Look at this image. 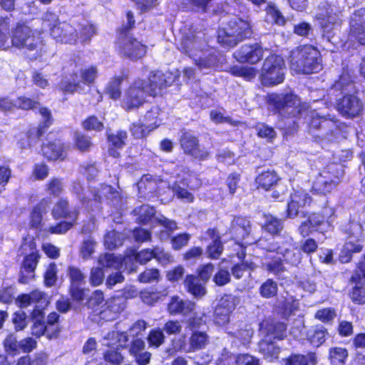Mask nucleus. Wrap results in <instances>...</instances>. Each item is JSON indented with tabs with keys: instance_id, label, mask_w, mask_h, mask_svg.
<instances>
[{
	"instance_id": "20",
	"label": "nucleus",
	"mask_w": 365,
	"mask_h": 365,
	"mask_svg": "<svg viewBox=\"0 0 365 365\" xmlns=\"http://www.w3.org/2000/svg\"><path fill=\"white\" fill-rule=\"evenodd\" d=\"M240 62L257 63L263 56V49L258 45H243L234 53Z\"/></svg>"
},
{
	"instance_id": "46",
	"label": "nucleus",
	"mask_w": 365,
	"mask_h": 365,
	"mask_svg": "<svg viewBox=\"0 0 365 365\" xmlns=\"http://www.w3.org/2000/svg\"><path fill=\"white\" fill-rule=\"evenodd\" d=\"M10 19L9 17H1L0 19V49H5L8 40L9 31Z\"/></svg>"
},
{
	"instance_id": "44",
	"label": "nucleus",
	"mask_w": 365,
	"mask_h": 365,
	"mask_svg": "<svg viewBox=\"0 0 365 365\" xmlns=\"http://www.w3.org/2000/svg\"><path fill=\"white\" fill-rule=\"evenodd\" d=\"M123 241V235L114 230L108 232L104 238L105 245L108 249L113 250L122 245Z\"/></svg>"
},
{
	"instance_id": "18",
	"label": "nucleus",
	"mask_w": 365,
	"mask_h": 365,
	"mask_svg": "<svg viewBox=\"0 0 365 365\" xmlns=\"http://www.w3.org/2000/svg\"><path fill=\"white\" fill-rule=\"evenodd\" d=\"M337 109L342 115L353 118L362 112L363 104L356 96L346 94L338 102Z\"/></svg>"
},
{
	"instance_id": "14",
	"label": "nucleus",
	"mask_w": 365,
	"mask_h": 365,
	"mask_svg": "<svg viewBox=\"0 0 365 365\" xmlns=\"http://www.w3.org/2000/svg\"><path fill=\"white\" fill-rule=\"evenodd\" d=\"M208 341V336L206 332L196 330L193 331L190 336L188 344L185 343V337H183L181 342H173V349L176 351L193 352L205 348Z\"/></svg>"
},
{
	"instance_id": "57",
	"label": "nucleus",
	"mask_w": 365,
	"mask_h": 365,
	"mask_svg": "<svg viewBox=\"0 0 365 365\" xmlns=\"http://www.w3.org/2000/svg\"><path fill=\"white\" fill-rule=\"evenodd\" d=\"M160 279V273L157 269H149L142 272L138 279L143 283H150L154 281H158Z\"/></svg>"
},
{
	"instance_id": "55",
	"label": "nucleus",
	"mask_w": 365,
	"mask_h": 365,
	"mask_svg": "<svg viewBox=\"0 0 365 365\" xmlns=\"http://www.w3.org/2000/svg\"><path fill=\"white\" fill-rule=\"evenodd\" d=\"M272 261L266 264L267 270L277 274L283 272L284 267L282 262L283 260L282 257L276 254V255L272 257Z\"/></svg>"
},
{
	"instance_id": "40",
	"label": "nucleus",
	"mask_w": 365,
	"mask_h": 365,
	"mask_svg": "<svg viewBox=\"0 0 365 365\" xmlns=\"http://www.w3.org/2000/svg\"><path fill=\"white\" fill-rule=\"evenodd\" d=\"M96 34V27L88 22L79 24L77 29V38L81 42L85 43L88 41Z\"/></svg>"
},
{
	"instance_id": "21",
	"label": "nucleus",
	"mask_w": 365,
	"mask_h": 365,
	"mask_svg": "<svg viewBox=\"0 0 365 365\" xmlns=\"http://www.w3.org/2000/svg\"><path fill=\"white\" fill-rule=\"evenodd\" d=\"M120 51L132 59H137L145 54L146 47L135 38L125 37L120 46Z\"/></svg>"
},
{
	"instance_id": "60",
	"label": "nucleus",
	"mask_w": 365,
	"mask_h": 365,
	"mask_svg": "<svg viewBox=\"0 0 365 365\" xmlns=\"http://www.w3.org/2000/svg\"><path fill=\"white\" fill-rule=\"evenodd\" d=\"M351 281L356 284H365V254L363 260L359 263L355 273L351 277Z\"/></svg>"
},
{
	"instance_id": "24",
	"label": "nucleus",
	"mask_w": 365,
	"mask_h": 365,
	"mask_svg": "<svg viewBox=\"0 0 365 365\" xmlns=\"http://www.w3.org/2000/svg\"><path fill=\"white\" fill-rule=\"evenodd\" d=\"M16 302L20 307H27L32 304H39L41 307H45L49 303L48 297L43 292L34 290L29 294H21L16 299Z\"/></svg>"
},
{
	"instance_id": "29",
	"label": "nucleus",
	"mask_w": 365,
	"mask_h": 365,
	"mask_svg": "<svg viewBox=\"0 0 365 365\" xmlns=\"http://www.w3.org/2000/svg\"><path fill=\"white\" fill-rule=\"evenodd\" d=\"M230 232L237 240H244L250 232V221L243 217L234 218Z\"/></svg>"
},
{
	"instance_id": "1",
	"label": "nucleus",
	"mask_w": 365,
	"mask_h": 365,
	"mask_svg": "<svg viewBox=\"0 0 365 365\" xmlns=\"http://www.w3.org/2000/svg\"><path fill=\"white\" fill-rule=\"evenodd\" d=\"M12 46L23 49L32 59L41 57L46 48L41 34L26 24H18L12 31Z\"/></svg>"
},
{
	"instance_id": "25",
	"label": "nucleus",
	"mask_w": 365,
	"mask_h": 365,
	"mask_svg": "<svg viewBox=\"0 0 365 365\" xmlns=\"http://www.w3.org/2000/svg\"><path fill=\"white\" fill-rule=\"evenodd\" d=\"M38 257V254L34 251H32L25 257L22 266V275L19 278L21 283L26 284L29 279L34 277V272L36 269Z\"/></svg>"
},
{
	"instance_id": "36",
	"label": "nucleus",
	"mask_w": 365,
	"mask_h": 365,
	"mask_svg": "<svg viewBox=\"0 0 365 365\" xmlns=\"http://www.w3.org/2000/svg\"><path fill=\"white\" fill-rule=\"evenodd\" d=\"M279 180V177L274 171H266L259 174L256 178L258 186L265 190L275 185Z\"/></svg>"
},
{
	"instance_id": "51",
	"label": "nucleus",
	"mask_w": 365,
	"mask_h": 365,
	"mask_svg": "<svg viewBox=\"0 0 365 365\" xmlns=\"http://www.w3.org/2000/svg\"><path fill=\"white\" fill-rule=\"evenodd\" d=\"M71 30V25L66 22H58L57 24H53L51 27V35L57 41H61L63 37V31H69Z\"/></svg>"
},
{
	"instance_id": "48",
	"label": "nucleus",
	"mask_w": 365,
	"mask_h": 365,
	"mask_svg": "<svg viewBox=\"0 0 365 365\" xmlns=\"http://www.w3.org/2000/svg\"><path fill=\"white\" fill-rule=\"evenodd\" d=\"M60 88L63 92L69 93H74L76 92L81 93L84 91V86L81 83H76L75 82V80H73V81H71L67 79L61 81Z\"/></svg>"
},
{
	"instance_id": "34",
	"label": "nucleus",
	"mask_w": 365,
	"mask_h": 365,
	"mask_svg": "<svg viewBox=\"0 0 365 365\" xmlns=\"http://www.w3.org/2000/svg\"><path fill=\"white\" fill-rule=\"evenodd\" d=\"M327 329L323 327H312L307 331V339L315 347L320 346L325 341Z\"/></svg>"
},
{
	"instance_id": "5",
	"label": "nucleus",
	"mask_w": 365,
	"mask_h": 365,
	"mask_svg": "<svg viewBox=\"0 0 365 365\" xmlns=\"http://www.w3.org/2000/svg\"><path fill=\"white\" fill-rule=\"evenodd\" d=\"M252 34L250 23L237 17L232 19L227 27L220 31L218 35L220 42L229 46H234L238 41L248 38Z\"/></svg>"
},
{
	"instance_id": "6",
	"label": "nucleus",
	"mask_w": 365,
	"mask_h": 365,
	"mask_svg": "<svg viewBox=\"0 0 365 365\" xmlns=\"http://www.w3.org/2000/svg\"><path fill=\"white\" fill-rule=\"evenodd\" d=\"M340 16V11L335 5L324 2L319 6L316 19L319 21L329 41H331V31L336 29L339 25Z\"/></svg>"
},
{
	"instance_id": "59",
	"label": "nucleus",
	"mask_w": 365,
	"mask_h": 365,
	"mask_svg": "<svg viewBox=\"0 0 365 365\" xmlns=\"http://www.w3.org/2000/svg\"><path fill=\"white\" fill-rule=\"evenodd\" d=\"M336 315L335 310L329 307L319 309L315 313L314 317L322 322H328L333 320L336 317Z\"/></svg>"
},
{
	"instance_id": "38",
	"label": "nucleus",
	"mask_w": 365,
	"mask_h": 365,
	"mask_svg": "<svg viewBox=\"0 0 365 365\" xmlns=\"http://www.w3.org/2000/svg\"><path fill=\"white\" fill-rule=\"evenodd\" d=\"M348 357V351L343 347H332L329 351V359L332 365H344Z\"/></svg>"
},
{
	"instance_id": "49",
	"label": "nucleus",
	"mask_w": 365,
	"mask_h": 365,
	"mask_svg": "<svg viewBox=\"0 0 365 365\" xmlns=\"http://www.w3.org/2000/svg\"><path fill=\"white\" fill-rule=\"evenodd\" d=\"M105 279L103 269L98 267H93L91 269L89 274V282L93 287L101 285Z\"/></svg>"
},
{
	"instance_id": "35",
	"label": "nucleus",
	"mask_w": 365,
	"mask_h": 365,
	"mask_svg": "<svg viewBox=\"0 0 365 365\" xmlns=\"http://www.w3.org/2000/svg\"><path fill=\"white\" fill-rule=\"evenodd\" d=\"M98 263L101 268H113L120 270L122 268L123 261L120 257H115L113 254L105 253L101 255L98 258Z\"/></svg>"
},
{
	"instance_id": "13",
	"label": "nucleus",
	"mask_w": 365,
	"mask_h": 365,
	"mask_svg": "<svg viewBox=\"0 0 365 365\" xmlns=\"http://www.w3.org/2000/svg\"><path fill=\"white\" fill-rule=\"evenodd\" d=\"M332 168L323 170L316 178L312 186L313 192L326 195L334 190L340 182L339 175L331 173Z\"/></svg>"
},
{
	"instance_id": "33",
	"label": "nucleus",
	"mask_w": 365,
	"mask_h": 365,
	"mask_svg": "<svg viewBox=\"0 0 365 365\" xmlns=\"http://www.w3.org/2000/svg\"><path fill=\"white\" fill-rule=\"evenodd\" d=\"M128 340V336L125 332H119L113 331L109 332L103 339V345L108 346H114L115 349L123 347Z\"/></svg>"
},
{
	"instance_id": "22",
	"label": "nucleus",
	"mask_w": 365,
	"mask_h": 365,
	"mask_svg": "<svg viewBox=\"0 0 365 365\" xmlns=\"http://www.w3.org/2000/svg\"><path fill=\"white\" fill-rule=\"evenodd\" d=\"M205 44L200 36L187 35L181 41L180 50L190 57L197 56L204 48Z\"/></svg>"
},
{
	"instance_id": "50",
	"label": "nucleus",
	"mask_w": 365,
	"mask_h": 365,
	"mask_svg": "<svg viewBox=\"0 0 365 365\" xmlns=\"http://www.w3.org/2000/svg\"><path fill=\"white\" fill-rule=\"evenodd\" d=\"M123 78L117 77L113 79L107 86L106 93L109 95L110 98L116 100L120 96V83Z\"/></svg>"
},
{
	"instance_id": "63",
	"label": "nucleus",
	"mask_w": 365,
	"mask_h": 365,
	"mask_svg": "<svg viewBox=\"0 0 365 365\" xmlns=\"http://www.w3.org/2000/svg\"><path fill=\"white\" fill-rule=\"evenodd\" d=\"M140 295L143 302L149 305H152L157 302L162 296L161 293L160 292H150L148 290L142 291L140 293Z\"/></svg>"
},
{
	"instance_id": "37",
	"label": "nucleus",
	"mask_w": 365,
	"mask_h": 365,
	"mask_svg": "<svg viewBox=\"0 0 365 365\" xmlns=\"http://www.w3.org/2000/svg\"><path fill=\"white\" fill-rule=\"evenodd\" d=\"M333 88L341 93H348L354 91L355 86L350 74L344 72L334 83Z\"/></svg>"
},
{
	"instance_id": "41",
	"label": "nucleus",
	"mask_w": 365,
	"mask_h": 365,
	"mask_svg": "<svg viewBox=\"0 0 365 365\" xmlns=\"http://www.w3.org/2000/svg\"><path fill=\"white\" fill-rule=\"evenodd\" d=\"M160 109L158 107L152 108L149 111L147 112L144 117V125L145 128L150 131L156 128L160 124V120L158 119Z\"/></svg>"
},
{
	"instance_id": "39",
	"label": "nucleus",
	"mask_w": 365,
	"mask_h": 365,
	"mask_svg": "<svg viewBox=\"0 0 365 365\" xmlns=\"http://www.w3.org/2000/svg\"><path fill=\"white\" fill-rule=\"evenodd\" d=\"M230 71L232 75L242 77L247 81L255 78L258 73L256 68L248 66H234L231 68Z\"/></svg>"
},
{
	"instance_id": "16",
	"label": "nucleus",
	"mask_w": 365,
	"mask_h": 365,
	"mask_svg": "<svg viewBox=\"0 0 365 365\" xmlns=\"http://www.w3.org/2000/svg\"><path fill=\"white\" fill-rule=\"evenodd\" d=\"M180 145L185 153L199 160H206L210 152L201 148L197 138L190 133H185L180 138Z\"/></svg>"
},
{
	"instance_id": "4",
	"label": "nucleus",
	"mask_w": 365,
	"mask_h": 365,
	"mask_svg": "<svg viewBox=\"0 0 365 365\" xmlns=\"http://www.w3.org/2000/svg\"><path fill=\"white\" fill-rule=\"evenodd\" d=\"M286 66L281 56L272 54L264 61L259 78L262 85L274 86L283 82Z\"/></svg>"
},
{
	"instance_id": "62",
	"label": "nucleus",
	"mask_w": 365,
	"mask_h": 365,
	"mask_svg": "<svg viewBox=\"0 0 365 365\" xmlns=\"http://www.w3.org/2000/svg\"><path fill=\"white\" fill-rule=\"evenodd\" d=\"M104 358L106 361L114 365H120L123 361V357L118 351V349L108 350L104 354Z\"/></svg>"
},
{
	"instance_id": "31",
	"label": "nucleus",
	"mask_w": 365,
	"mask_h": 365,
	"mask_svg": "<svg viewBox=\"0 0 365 365\" xmlns=\"http://www.w3.org/2000/svg\"><path fill=\"white\" fill-rule=\"evenodd\" d=\"M184 284L187 292L195 297L200 298L206 293L204 284L197 277L193 275L187 276Z\"/></svg>"
},
{
	"instance_id": "56",
	"label": "nucleus",
	"mask_w": 365,
	"mask_h": 365,
	"mask_svg": "<svg viewBox=\"0 0 365 365\" xmlns=\"http://www.w3.org/2000/svg\"><path fill=\"white\" fill-rule=\"evenodd\" d=\"M48 192L53 196H58L63 190V185L61 179L52 178L46 185Z\"/></svg>"
},
{
	"instance_id": "27",
	"label": "nucleus",
	"mask_w": 365,
	"mask_h": 365,
	"mask_svg": "<svg viewBox=\"0 0 365 365\" xmlns=\"http://www.w3.org/2000/svg\"><path fill=\"white\" fill-rule=\"evenodd\" d=\"M51 214L54 218H68L73 223L77 219L78 212L76 210H70L66 200L61 199L54 205Z\"/></svg>"
},
{
	"instance_id": "19",
	"label": "nucleus",
	"mask_w": 365,
	"mask_h": 365,
	"mask_svg": "<svg viewBox=\"0 0 365 365\" xmlns=\"http://www.w3.org/2000/svg\"><path fill=\"white\" fill-rule=\"evenodd\" d=\"M269 250L277 252V255L282 257L284 262L292 265H297L300 262L299 251L289 242H286L282 246L273 245L269 248Z\"/></svg>"
},
{
	"instance_id": "23",
	"label": "nucleus",
	"mask_w": 365,
	"mask_h": 365,
	"mask_svg": "<svg viewBox=\"0 0 365 365\" xmlns=\"http://www.w3.org/2000/svg\"><path fill=\"white\" fill-rule=\"evenodd\" d=\"M195 309V304L189 300H183L178 296L172 297L168 304V312L171 315L187 316Z\"/></svg>"
},
{
	"instance_id": "9",
	"label": "nucleus",
	"mask_w": 365,
	"mask_h": 365,
	"mask_svg": "<svg viewBox=\"0 0 365 365\" xmlns=\"http://www.w3.org/2000/svg\"><path fill=\"white\" fill-rule=\"evenodd\" d=\"M146 94L145 82L140 79L135 81L125 92L123 107L128 110L139 107L145 102Z\"/></svg>"
},
{
	"instance_id": "8",
	"label": "nucleus",
	"mask_w": 365,
	"mask_h": 365,
	"mask_svg": "<svg viewBox=\"0 0 365 365\" xmlns=\"http://www.w3.org/2000/svg\"><path fill=\"white\" fill-rule=\"evenodd\" d=\"M238 304V299L232 294H225L219 300L214 314L215 323L220 327L226 325L230 322L231 313Z\"/></svg>"
},
{
	"instance_id": "12",
	"label": "nucleus",
	"mask_w": 365,
	"mask_h": 365,
	"mask_svg": "<svg viewBox=\"0 0 365 365\" xmlns=\"http://www.w3.org/2000/svg\"><path fill=\"white\" fill-rule=\"evenodd\" d=\"M134 212L138 217L137 220L140 222L145 224L153 220L169 231H174L177 229V224L175 221L170 220L163 216L155 217V210L154 207L148 205H143L135 208Z\"/></svg>"
},
{
	"instance_id": "30",
	"label": "nucleus",
	"mask_w": 365,
	"mask_h": 365,
	"mask_svg": "<svg viewBox=\"0 0 365 365\" xmlns=\"http://www.w3.org/2000/svg\"><path fill=\"white\" fill-rule=\"evenodd\" d=\"M51 202L49 199H43L36 207H34L30 215L31 227L34 228H38L41 226L43 214L46 212Z\"/></svg>"
},
{
	"instance_id": "58",
	"label": "nucleus",
	"mask_w": 365,
	"mask_h": 365,
	"mask_svg": "<svg viewBox=\"0 0 365 365\" xmlns=\"http://www.w3.org/2000/svg\"><path fill=\"white\" fill-rule=\"evenodd\" d=\"M153 258L163 265L173 262V257L163 249L156 247L153 249Z\"/></svg>"
},
{
	"instance_id": "54",
	"label": "nucleus",
	"mask_w": 365,
	"mask_h": 365,
	"mask_svg": "<svg viewBox=\"0 0 365 365\" xmlns=\"http://www.w3.org/2000/svg\"><path fill=\"white\" fill-rule=\"evenodd\" d=\"M277 292V285L272 279H267L260 287V294L262 297L269 298L274 296Z\"/></svg>"
},
{
	"instance_id": "45",
	"label": "nucleus",
	"mask_w": 365,
	"mask_h": 365,
	"mask_svg": "<svg viewBox=\"0 0 365 365\" xmlns=\"http://www.w3.org/2000/svg\"><path fill=\"white\" fill-rule=\"evenodd\" d=\"M67 274L71 282V285H81L85 282V275L78 267L70 266L68 267Z\"/></svg>"
},
{
	"instance_id": "2",
	"label": "nucleus",
	"mask_w": 365,
	"mask_h": 365,
	"mask_svg": "<svg viewBox=\"0 0 365 365\" xmlns=\"http://www.w3.org/2000/svg\"><path fill=\"white\" fill-rule=\"evenodd\" d=\"M319 52L314 46L305 45L292 51L290 69L298 74H309L322 68Z\"/></svg>"
},
{
	"instance_id": "42",
	"label": "nucleus",
	"mask_w": 365,
	"mask_h": 365,
	"mask_svg": "<svg viewBox=\"0 0 365 365\" xmlns=\"http://www.w3.org/2000/svg\"><path fill=\"white\" fill-rule=\"evenodd\" d=\"M264 218L265 222L264 227L268 232L272 235H277L282 231L283 225L280 220L271 215H264Z\"/></svg>"
},
{
	"instance_id": "47",
	"label": "nucleus",
	"mask_w": 365,
	"mask_h": 365,
	"mask_svg": "<svg viewBox=\"0 0 365 365\" xmlns=\"http://www.w3.org/2000/svg\"><path fill=\"white\" fill-rule=\"evenodd\" d=\"M73 225V222L63 221L56 225H45L44 230L50 234L61 235L66 233L72 227Z\"/></svg>"
},
{
	"instance_id": "53",
	"label": "nucleus",
	"mask_w": 365,
	"mask_h": 365,
	"mask_svg": "<svg viewBox=\"0 0 365 365\" xmlns=\"http://www.w3.org/2000/svg\"><path fill=\"white\" fill-rule=\"evenodd\" d=\"M148 341L151 346L159 347L165 341V335L160 329H155L150 331Z\"/></svg>"
},
{
	"instance_id": "64",
	"label": "nucleus",
	"mask_w": 365,
	"mask_h": 365,
	"mask_svg": "<svg viewBox=\"0 0 365 365\" xmlns=\"http://www.w3.org/2000/svg\"><path fill=\"white\" fill-rule=\"evenodd\" d=\"M237 356H233L227 351L224 350L217 360V365H237Z\"/></svg>"
},
{
	"instance_id": "10",
	"label": "nucleus",
	"mask_w": 365,
	"mask_h": 365,
	"mask_svg": "<svg viewBox=\"0 0 365 365\" xmlns=\"http://www.w3.org/2000/svg\"><path fill=\"white\" fill-rule=\"evenodd\" d=\"M351 236L346 241L340 255L342 262H348L353 253L359 252L363 247L361 237V226L359 223L351 225Z\"/></svg>"
},
{
	"instance_id": "7",
	"label": "nucleus",
	"mask_w": 365,
	"mask_h": 365,
	"mask_svg": "<svg viewBox=\"0 0 365 365\" xmlns=\"http://www.w3.org/2000/svg\"><path fill=\"white\" fill-rule=\"evenodd\" d=\"M267 101L274 106L282 115L287 114L289 116H296L302 112L301 102L298 97L290 94H269Z\"/></svg>"
},
{
	"instance_id": "26",
	"label": "nucleus",
	"mask_w": 365,
	"mask_h": 365,
	"mask_svg": "<svg viewBox=\"0 0 365 365\" xmlns=\"http://www.w3.org/2000/svg\"><path fill=\"white\" fill-rule=\"evenodd\" d=\"M106 306L101 312L102 317L107 320H113L124 309V300L122 298L113 297L107 301Z\"/></svg>"
},
{
	"instance_id": "17",
	"label": "nucleus",
	"mask_w": 365,
	"mask_h": 365,
	"mask_svg": "<svg viewBox=\"0 0 365 365\" xmlns=\"http://www.w3.org/2000/svg\"><path fill=\"white\" fill-rule=\"evenodd\" d=\"M350 41H357L360 44H365V9L356 11L350 19Z\"/></svg>"
},
{
	"instance_id": "61",
	"label": "nucleus",
	"mask_w": 365,
	"mask_h": 365,
	"mask_svg": "<svg viewBox=\"0 0 365 365\" xmlns=\"http://www.w3.org/2000/svg\"><path fill=\"white\" fill-rule=\"evenodd\" d=\"M16 331L23 330L27 326V315L24 312L19 311L14 313L12 319Z\"/></svg>"
},
{
	"instance_id": "52",
	"label": "nucleus",
	"mask_w": 365,
	"mask_h": 365,
	"mask_svg": "<svg viewBox=\"0 0 365 365\" xmlns=\"http://www.w3.org/2000/svg\"><path fill=\"white\" fill-rule=\"evenodd\" d=\"M98 70L96 66H87L81 70V77L83 81V85L91 84L96 79Z\"/></svg>"
},
{
	"instance_id": "28",
	"label": "nucleus",
	"mask_w": 365,
	"mask_h": 365,
	"mask_svg": "<svg viewBox=\"0 0 365 365\" xmlns=\"http://www.w3.org/2000/svg\"><path fill=\"white\" fill-rule=\"evenodd\" d=\"M43 155L50 160L63 159L65 158V149L59 141L44 144L42 146Z\"/></svg>"
},
{
	"instance_id": "3",
	"label": "nucleus",
	"mask_w": 365,
	"mask_h": 365,
	"mask_svg": "<svg viewBox=\"0 0 365 365\" xmlns=\"http://www.w3.org/2000/svg\"><path fill=\"white\" fill-rule=\"evenodd\" d=\"M286 325L274 321L261 323L260 332L263 339L259 342V351L269 361L278 359L279 348L274 344L273 339H282L286 336Z\"/></svg>"
},
{
	"instance_id": "11",
	"label": "nucleus",
	"mask_w": 365,
	"mask_h": 365,
	"mask_svg": "<svg viewBox=\"0 0 365 365\" xmlns=\"http://www.w3.org/2000/svg\"><path fill=\"white\" fill-rule=\"evenodd\" d=\"M312 201L309 193L302 188L294 189L291 193L287 204V217L294 218L304 207L309 206Z\"/></svg>"
},
{
	"instance_id": "43",
	"label": "nucleus",
	"mask_w": 365,
	"mask_h": 365,
	"mask_svg": "<svg viewBox=\"0 0 365 365\" xmlns=\"http://www.w3.org/2000/svg\"><path fill=\"white\" fill-rule=\"evenodd\" d=\"M5 352L10 356H15L20 352L19 341L14 334H9L4 341Z\"/></svg>"
},
{
	"instance_id": "15",
	"label": "nucleus",
	"mask_w": 365,
	"mask_h": 365,
	"mask_svg": "<svg viewBox=\"0 0 365 365\" xmlns=\"http://www.w3.org/2000/svg\"><path fill=\"white\" fill-rule=\"evenodd\" d=\"M174 81L175 77L170 73L156 71L150 73L148 82H145V86L147 88L148 94L155 96L160 94L163 88L171 85Z\"/></svg>"
},
{
	"instance_id": "32",
	"label": "nucleus",
	"mask_w": 365,
	"mask_h": 365,
	"mask_svg": "<svg viewBox=\"0 0 365 365\" xmlns=\"http://www.w3.org/2000/svg\"><path fill=\"white\" fill-rule=\"evenodd\" d=\"M318 362L317 354L314 352L305 355H292L285 360V365H317Z\"/></svg>"
}]
</instances>
